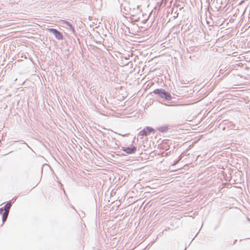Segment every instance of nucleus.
Wrapping results in <instances>:
<instances>
[{
    "mask_svg": "<svg viewBox=\"0 0 250 250\" xmlns=\"http://www.w3.org/2000/svg\"><path fill=\"white\" fill-rule=\"evenodd\" d=\"M154 132L155 130L153 128L151 127L147 126L141 130L139 133V135L142 136H147L151 133Z\"/></svg>",
    "mask_w": 250,
    "mask_h": 250,
    "instance_id": "f03ea898",
    "label": "nucleus"
},
{
    "mask_svg": "<svg viewBox=\"0 0 250 250\" xmlns=\"http://www.w3.org/2000/svg\"><path fill=\"white\" fill-rule=\"evenodd\" d=\"M48 30L50 32H52L55 35V37L58 40H62L63 39L62 34L56 29L53 28H49L48 29Z\"/></svg>",
    "mask_w": 250,
    "mask_h": 250,
    "instance_id": "7ed1b4c3",
    "label": "nucleus"
},
{
    "mask_svg": "<svg viewBox=\"0 0 250 250\" xmlns=\"http://www.w3.org/2000/svg\"><path fill=\"white\" fill-rule=\"evenodd\" d=\"M8 213L9 212H5L4 211V213H3V214H2V220H3V222L5 221L6 220V219H7Z\"/></svg>",
    "mask_w": 250,
    "mask_h": 250,
    "instance_id": "423d86ee",
    "label": "nucleus"
},
{
    "mask_svg": "<svg viewBox=\"0 0 250 250\" xmlns=\"http://www.w3.org/2000/svg\"><path fill=\"white\" fill-rule=\"evenodd\" d=\"M11 207V204L10 203H7L4 207V211L9 212V209Z\"/></svg>",
    "mask_w": 250,
    "mask_h": 250,
    "instance_id": "39448f33",
    "label": "nucleus"
},
{
    "mask_svg": "<svg viewBox=\"0 0 250 250\" xmlns=\"http://www.w3.org/2000/svg\"><path fill=\"white\" fill-rule=\"evenodd\" d=\"M0 210H1V211H2V210H3L2 208H0Z\"/></svg>",
    "mask_w": 250,
    "mask_h": 250,
    "instance_id": "0eeeda50",
    "label": "nucleus"
},
{
    "mask_svg": "<svg viewBox=\"0 0 250 250\" xmlns=\"http://www.w3.org/2000/svg\"><path fill=\"white\" fill-rule=\"evenodd\" d=\"M153 93L158 95L161 98L166 100L169 101L172 99L170 93L167 92L163 89H156L153 91Z\"/></svg>",
    "mask_w": 250,
    "mask_h": 250,
    "instance_id": "f257e3e1",
    "label": "nucleus"
},
{
    "mask_svg": "<svg viewBox=\"0 0 250 250\" xmlns=\"http://www.w3.org/2000/svg\"><path fill=\"white\" fill-rule=\"evenodd\" d=\"M122 150L125 152L127 154H132L135 153L136 151V147L135 146H133L131 147H123Z\"/></svg>",
    "mask_w": 250,
    "mask_h": 250,
    "instance_id": "20e7f679",
    "label": "nucleus"
}]
</instances>
